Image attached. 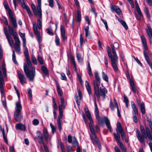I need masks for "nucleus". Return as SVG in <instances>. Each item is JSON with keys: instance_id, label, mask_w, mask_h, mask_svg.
<instances>
[{"instance_id": "obj_1", "label": "nucleus", "mask_w": 152, "mask_h": 152, "mask_svg": "<svg viewBox=\"0 0 152 152\" xmlns=\"http://www.w3.org/2000/svg\"><path fill=\"white\" fill-rule=\"evenodd\" d=\"M26 59L28 66L26 64L23 65L24 70L26 75L30 81H33L35 75V70L34 67L32 66V64L29 58L28 53H24Z\"/></svg>"}, {"instance_id": "obj_2", "label": "nucleus", "mask_w": 152, "mask_h": 152, "mask_svg": "<svg viewBox=\"0 0 152 152\" xmlns=\"http://www.w3.org/2000/svg\"><path fill=\"white\" fill-rule=\"evenodd\" d=\"M5 64L4 61L2 63V71H1V94L2 98L3 99L2 101V104L4 107L5 108H7V104L4 97V91L3 87L4 85V81L3 77L6 78L7 75L6 73L7 70L5 67Z\"/></svg>"}, {"instance_id": "obj_3", "label": "nucleus", "mask_w": 152, "mask_h": 152, "mask_svg": "<svg viewBox=\"0 0 152 152\" xmlns=\"http://www.w3.org/2000/svg\"><path fill=\"white\" fill-rule=\"evenodd\" d=\"M107 50L109 58L110 59L111 65L113 69L115 72H118L119 69L117 66L118 62V58L117 55H112L111 52V50L110 47L108 46L107 48Z\"/></svg>"}, {"instance_id": "obj_4", "label": "nucleus", "mask_w": 152, "mask_h": 152, "mask_svg": "<svg viewBox=\"0 0 152 152\" xmlns=\"http://www.w3.org/2000/svg\"><path fill=\"white\" fill-rule=\"evenodd\" d=\"M89 126L90 130L92 134H90V136L91 139L93 143L95 145L96 144L99 149H101V145L99 140V139L97 137L96 134L95 133V131L93 127L92 123H89Z\"/></svg>"}, {"instance_id": "obj_5", "label": "nucleus", "mask_w": 152, "mask_h": 152, "mask_svg": "<svg viewBox=\"0 0 152 152\" xmlns=\"http://www.w3.org/2000/svg\"><path fill=\"white\" fill-rule=\"evenodd\" d=\"M37 7L39 18L37 19V26L39 29L40 30L42 27V13L41 9V0H37Z\"/></svg>"}, {"instance_id": "obj_6", "label": "nucleus", "mask_w": 152, "mask_h": 152, "mask_svg": "<svg viewBox=\"0 0 152 152\" xmlns=\"http://www.w3.org/2000/svg\"><path fill=\"white\" fill-rule=\"evenodd\" d=\"M107 93V91L105 88H101L95 91L94 94L99 99L100 98L101 96H102L104 99L106 98V94Z\"/></svg>"}, {"instance_id": "obj_7", "label": "nucleus", "mask_w": 152, "mask_h": 152, "mask_svg": "<svg viewBox=\"0 0 152 152\" xmlns=\"http://www.w3.org/2000/svg\"><path fill=\"white\" fill-rule=\"evenodd\" d=\"M13 37L15 40V43L14 44V47L16 52L18 54L21 53L20 48V41L19 38L17 37V34L15 32L13 34Z\"/></svg>"}, {"instance_id": "obj_8", "label": "nucleus", "mask_w": 152, "mask_h": 152, "mask_svg": "<svg viewBox=\"0 0 152 152\" xmlns=\"http://www.w3.org/2000/svg\"><path fill=\"white\" fill-rule=\"evenodd\" d=\"M8 28L9 30V32H10V34H6V36L7 38L8 42L12 48H13V41L11 37L12 34L13 36V33L15 32L17 34V32L13 28L10 27L8 26Z\"/></svg>"}, {"instance_id": "obj_9", "label": "nucleus", "mask_w": 152, "mask_h": 152, "mask_svg": "<svg viewBox=\"0 0 152 152\" xmlns=\"http://www.w3.org/2000/svg\"><path fill=\"white\" fill-rule=\"evenodd\" d=\"M33 28L35 34L37 36V39L38 42L40 43L42 41L41 37L40 32L38 31L37 26L36 23H34L33 24Z\"/></svg>"}, {"instance_id": "obj_10", "label": "nucleus", "mask_w": 152, "mask_h": 152, "mask_svg": "<svg viewBox=\"0 0 152 152\" xmlns=\"http://www.w3.org/2000/svg\"><path fill=\"white\" fill-rule=\"evenodd\" d=\"M147 121L148 122L149 126L151 130L152 134H151L149 129L147 126L145 127V131L148 139L150 140H152V123L151 120L149 119L147 120Z\"/></svg>"}, {"instance_id": "obj_11", "label": "nucleus", "mask_w": 152, "mask_h": 152, "mask_svg": "<svg viewBox=\"0 0 152 152\" xmlns=\"http://www.w3.org/2000/svg\"><path fill=\"white\" fill-rule=\"evenodd\" d=\"M9 16L11 22V24L13 28H17V25L15 19L14 17L12 12V10L9 12Z\"/></svg>"}, {"instance_id": "obj_12", "label": "nucleus", "mask_w": 152, "mask_h": 152, "mask_svg": "<svg viewBox=\"0 0 152 152\" xmlns=\"http://www.w3.org/2000/svg\"><path fill=\"white\" fill-rule=\"evenodd\" d=\"M117 131L119 133L121 134V137L122 139L124 140L125 138L126 135L125 134L124 129L122 128V126L119 122L117 123Z\"/></svg>"}, {"instance_id": "obj_13", "label": "nucleus", "mask_w": 152, "mask_h": 152, "mask_svg": "<svg viewBox=\"0 0 152 152\" xmlns=\"http://www.w3.org/2000/svg\"><path fill=\"white\" fill-rule=\"evenodd\" d=\"M37 138L38 142L40 144L44 143V138L42 134L39 131L37 132Z\"/></svg>"}, {"instance_id": "obj_14", "label": "nucleus", "mask_w": 152, "mask_h": 152, "mask_svg": "<svg viewBox=\"0 0 152 152\" xmlns=\"http://www.w3.org/2000/svg\"><path fill=\"white\" fill-rule=\"evenodd\" d=\"M14 116L15 119L17 122H20L23 119V116L20 112H15Z\"/></svg>"}, {"instance_id": "obj_15", "label": "nucleus", "mask_w": 152, "mask_h": 152, "mask_svg": "<svg viewBox=\"0 0 152 152\" xmlns=\"http://www.w3.org/2000/svg\"><path fill=\"white\" fill-rule=\"evenodd\" d=\"M18 74L21 83L22 85H23L24 83H26L25 76L23 74H21L20 71H18Z\"/></svg>"}, {"instance_id": "obj_16", "label": "nucleus", "mask_w": 152, "mask_h": 152, "mask_svg": "<svg viewBox=\"0 0 152 152\" xmlns=\"http://www.w3.org/2000/svg\"><path fill=\"white\" fill-rule=\"evenodd\" d=\"M78 96L77 95L75 96V98L76 102L78 105H79L80 104V101L82 98V94L80 90H79L78 91Z\"/></svg>"}, {"instance_id": "obj_17", "label": "nucleus", "mask_w": 152, "mask_h": 152, "mask_svg": "<svg viewBox=\"0 0 152 152\" xmlns=\"http://www.w3.org/2000/svg\"><path fill=\"white\" fill-rule=\"evenodd\" d=\"M84 110L87 118L90 121V122L89 123H92V124L93 123V120L91 117V115L90 113L89 110L87 107L85 106V107Z\"/></svg>"}, {"instance_id": "obj_18", "label": "nucleus", "mask_w": 152, "mask_h": 152, "mask_svg": "<svg viewBox=\"0 0 152 152\" xmlns=\"http://www.w3.org/2000/svg\"><path fill=\"white\" fill-rule=\"evenodd\" d=\"M136 136L137 137L140 142L142 143L145 144L144 140L143 137L141 135H140V131L137 129L136 130Z\"/></svg>"}, {"instance_id": "obj_19", "label": "nucleus", "mask_w": 152, "mask_h": 152, "mask_svg": "<svg viewBox=\"0 0 152 152\" xmlns=\"http://www.w3.org/2000/svg\"><path fill=\"white\" fill-rule=\"evenodd\" d=\"M15 105V112H20L22 109V107L20 100L16 102Z\"/></svg>"}, {"instance_id": "obj_20", "label": "nucleus", "mask_w": 152, "mask_h": 152, "mask_svg": "<svg viewBox=\"0 0 152 152\" xmlns=\"http://www.w3.org/2000/svg\"><path fill=\"white\" fill-rule=\"evenodd\" d=\"M111 9L112 12H115L117 14L120 15L121 14V12L118 7L115 5L111 7Z\"/></svg>"}, {"instance_id": "obj_21", "label": "nucleus", "mask_w": 152, "mask_h": 152, "mask_svg": "<svg viewBox=\"0 0 152 152\" xmlns=\"http://www.w3.org/2000/svg\"><path fill=\"white\" fill-rule=\"evenodd\" d=\"M60 30L61 36L63 40H65L67 39V37L65 36V31L64 26L62 25L60 26Z\"/></svg>"}, {"instance_id": "obj_22", "label": "nucleus", "mask_w": 152, "mask_h": 152, "mask_svg": "<svg viewBox=\"0 0 152 152\" xmlns=\"http://www.w3.org/2000/svg\"><path fill=\"white\" fill-rule=\"evenodd\" d=\"M22 7L24 9H26V10L30 17L32 16L33 14L30 10L29 7L28 5H26L25 3L23 2L22 3Z\"/></svg>"}, {"instance_id": "obj_23", "label": "nucleus", "mask_w": 152, "mask_h": 152, "mask_svg": "<svg viewBox=\"0 0 152 152\" xmlns=\"http://www.w3.org/2000/svg\"><path fill=\"white\" fill-rule=\"evenodd\" d=\"M132 107L133 110L132 115L138 114V110L136 108V106L134 102H131Z\"/></svg>"}, {"instance_id": "obj_24", "label": "nucleus", "mask_w": 152, "mask_h": 152, "mask_svg": "<svg viewBox=\"0 0 152 152\" xmlns=\"http://www.w3.org/2000/svg\"><path fill=\"white\" fill-rule=\"evenodd\" d=\"M2 133L4 141L5 142L7 145L8 144V141L7 139V133L8 132V128L7 129V133L6 134L5 132V131L4 129H2L1 130Z\"/></svg>"}, {"instance_id": "obj_25", "label": "nucleus", "mask_w": 152, "mask_h": 152, "mask_svg": "<svg viewBox=\"0 0 152 152\" xmlns=\"http://www.w3.org/2000/svg\"><path fill=\"white\" fill-rule=\"evenodd\" d=\"M147 27L148 28L146 29L147 33L148 36L151 38L152 37V29L150 25L148 24Z\"/></svg>"}, {"instance_id": "obj_26", "label": "nucleus", "mask_w": 152, "mask_h": 152, "mask_svg": "<svg viewBox=\"0 0 152 152\" xmlns=\"http://www.w3.org/2000/svg\"><path fill=\"white\" fill-rule=\"evenodd\" d=\"M104 119L107 128L109 129L110 132H112L111 127L110 126L109 121L108 120V118L106 117H104Z\"/></svg>"}, {"instance_id": "obj_27", "label": "nucleus", "mask_w": 152, "mask_h": 152, "mask_svg": "<svg viewBox=\"0 0 152 152\" xmlns=\"http://www.w3.org/2000/svg\"><path fill=\"white\" fill-rule=\"evenodd\" d=\"M17 129L22 131H24L26 129L25 126L21 123L17 124L15 126Z\"/></svg>"}, {"instance_id": "obj_28", "label": "nucleus", "mask_w": 152, "mask_h": 152, "mask_svg": "<svg viewBox=\"0 0 152 152\" xmlns=\"http://www.w3.org/2000/svg\"><path fill=\"white\" fill-rule=\"evenodd\" d=\"M137 12L136 13V18L139 20H140L141 18L143 17V15L140 9L137 10Z\"/></svg>"}, {"instance_id": "obj_29", "label": "nucleus", "mask_w": 152, "mask_h": 152, "mask_svg": "<svg viewBox=\"0 0 152 152\" xmlns=\"http://www.w3.org/2000/svg\"><path fill=\"white\" fill-rule=\"evenodd\" d=\"M94 91L97 90L99 88V86L100 84V80H94Z\"/></svg>"}, {"instance_id": "obj_30", "label": "nucleus", "mask_w": 152, "mask_h": 152, "mask_svg": "<svg viewBox=\"0 0 152 152\" xmlns=\"http://www.w3.org/2000/svg\"><path fill=\"white\" fill-rule=\"evenodd\" d=\"M43 134L44 136L45 139L46 140H49V135L48 132L45 127H43Z\"/></svg>"}, {"instance_id": "obj_31", "label": "nucleus", "mask_w": 152, "mask_h": 152, "mask_svg": "<svg viewBox=\"0 0 152 152\" xmlns=\"http://www.w3.org/2000/svg\"><path fill=\"white\" fill-rule=\"evenodd\" d=\"M129 83L132 91L133 93H136V90L133 80L132 79H130L129 80Z\"/></svg>"}, {"instance_id": "obj_32", "label": "nucleus", "mask_w": 152, "mask_h": 152, "mask_svg": "<svg viewBox=\"0 0 152 152\" xmlns=\"http://www.w3.org/2000/svg\"><path fill=\"white\" fill-rule=\"evenodd\" d=\"M144 56L148 64L150 66L152 70V64L150 63L148 56L145 51H144Z\"/></svg>"}, {"instance_id": "obj_33", "label": "nucleus", "mask_w": 152, "mask_h": 152, "mask_svg": "<svg viewBox=\"0 0 152 152\" xmlns=\"http://www.w3.org/2000/svg\"><path fill=\"white\" fill-rule=\"evenodd\" d=\"M69 57L71 60V64L73 65L74 69H76V64L74 57L73 56L70 55L69 56Z\"/></svg>"}, {"instance_id": "obj_34", "label": "nucleus", "mask_w": 152, "mask_h": 152, "mask_svg": "<svg viewBox=\"0 0 152 152\" xmlns=\"http://www.w3.org/2000/svg\"><path fill=\"white\" fill-rule=\"evenodd\" d=\"M85 86L87 89V91L89 95L91 94V87L87 81H85Z\"/></svg>"}, {"instance_id": "obj_35", "label": "nucleus", "mask_w": 152, "mask_h": 152, "mask_svg": "<svg viewBox=\"0 0 152 152\" xmlns=\"http://www.w3.org/2000/svg\"><path fill=\"white\" fill-rule=\"evenodd\" d=\"M140 108L142 114L145 113V106L144 103L142 102L140 105Z\"/></svg>"}, {"instance_id": "obj_36", "label": "nucleus", "mask_w": 152, "mask_h": 152, "mask_svg": "<svg viewBox=\"0 0 152 152\" xmlns=\"http://www.w3.org/2000/svg\"><path fill=\"white\" fill-rule=\"evenodd\" d=\"M61 104L59 105V108L64 109L65 108V101L64 99L63 98H61Z\"/></svg>"}, {"instance_id": "obj_37", "label": "nucleus", "mask_w": 152, "mask_h": 152, "mask_svg": "<svg viewBox=\"0 0 152 152\" xmlns=\"http://www.w3.org/2000/svg\"><path fill=\"white\" fill-rule=\"evenodd\" d=\"M41 69L45 75H48V71L46 67L44 66H42L41 67Z\"/></svg>"}, {"instance_id": "obj_38", "label": "nucleus", "mask_w": 152, "mask_h": 152, "mask_svg": "<svg viewBox=\"0 0 152 152\" xmlns=\"http://www.w3.org/2000/svg\"><path fill=\"white\" fill-rule=\"evenodd\" d=\"M31 7L35 16H39L38 10H37L35 5L33 4H31Z\"/></svg>"}, {"instance_id": "obj_39", "label": "nucleus", "mask_w": 152, "mask_h": 152, "mask_svg": "<svg viewBox=\"0 0 152 152\" xmlns=\"http://www.w3.org/2000/svg\"><path fill=\"white\" fill-rule=\"evenodd\" d=\"M76 20L78 22H80L81 20V12L79 10H78L77 11V15L76 16Z\"/></svg>"}, {"instance_id": "obj_40", "label": "nucleus", "mask_w": 152, "mask_h": 152, "mask_svg": "<svg viewBox=\"0 0 152 152\" xmlns=\"http://www.w3.org/2000/svg\"><path fill=\"white\" fill-rule=\"evenodd\" d=\"M118 20L121 23L123 26L125 28L126 30H127L128 28V26L125 21L123 20L118 19Z\"/></svg>"}, {"instance_id": "obj_41", "label": "nucleus", "mask_w": 152, "mask_h": 152, "mask_svg": "<svg viewBox=\"0 0 152 152\" xmlns=\"http://www.w3.org/2000/svg\"><path fill=\"white\" fill-rule=\"evenodd\" d=\"M114 103L115 104V106L116 107L117 109V115L118 116V117H120L121 116V115L120 114V112L119 110L118 106V103H117V101L115 100V99H114Z\"/></svg>"}, {"instance_id": "obj_42", "label": "nucleus", "mask_w": 152, "mask_h": 152, "mask_svg": "<svg viewBox=\"0 0 152 152\" xmlns=\"http://www.w3.org/2000/svg\"><path fill=\"white\" fill-rule=\"evenodd\" d=\"M57 90L59 96H61L63 95L62 92L61 88L58 85H56Z\"/></svg>"}, {"instance_id": "obj_43", "label": "nucleus", "mask_w": 152, "mask_h": 152, "mask_svg": "<svg viewBox=\"0 0 152 152\" xmlns=\"http://www.w3.org/2000/svg\"><path fill=\"white\" fill-rule=\"evenodd\" d=\"M144 11L148 19H150V15L149 13L147 7H145L144 8Z\"/></svg>"}, {"instance_id": "obj_44", "label": "nucleus", "mask_w": 152, "mask_h": 152, "mask_svg": "<svg viewBox=\"0 0 152 152\" xmlns=\"http://www.w3.org/2000/svg\"><path fill=\"white\" fill-rule=\"evenodd\" d=\"M102 76L103 80L107 82H108V78L107 75L103 72L102 73Z\"/></svg>"}, {"instance_id": "obj_45", "label": "nucleus", "mask_w": 152, "mask_h": 152, "mask_svg": "<svg viewBox=\"0 0 152 152\" xmlns=\"http://www.w3.org/2000/svg\"><path fill=\"white\" fill-rule=\"evenodd\" d=\"M114 138H115V140L117 141V142H120V135L118 133V132L117 133V134H116L115 133H114Z\"/></svg>"}, {"instance_id": "obj_46", "label": "nucleus", "mask_w": 152, "mask_h": 152, "mask_svg": "<svg viewBox=\"0 0 152 152\" xmlns=\"http://www.w3.org/2000/svg\"><path fill=\"white\" fill-rule=\"evenodd\" d=\"M12 60L13 62L15 64H17V62L16 60V56L15 53V52L14 50L12 51Z\"/></svg>"}, {"instance_id": "obj_47", "label": "nucleus", "mask_w": 152, "mask_h": 152, "mask_svg": "<svg viewBox=\"0 0 152 152\" xmlns=\"http://www.w3.org/2000/svg\"><path fill=\"white\" fill-rule=\"evenodd\" d=\"M89 27L88 26H86L85 28V37H88L90 34V32L89 31Z\"/></svg>"}, {"instance_id": "obj_48", "label": "nucleus", "mask_w": 152, "mask_h": 152, "mask_svg": "<svg viewBox=\"0 0 152 152\" xmlns=\"http://www.w3.org/2000/svg\"><path fill=\"white\" fill-rule=\"evenodd\" d=\"M58 128L60 131L62 129V123L59 117L58 118Z\"/></svg>"}, {"instance_id": "obj_49", "label": "nucleus", "mask_w": 152, "mask_h": 152, "mask_svg": "<svg viewBox=\"0 0 152 152\" xmlns=\"http://www.w3.org/2000/svg\"><path fill=\"white\" fill-rule=\"evenodd\" d=\"M141 38L143 45H147L146 40L144 36L143 35H141Z\"/></svg>"}, {"instance_id": "obj_50", "label": "nucleus", "mask_w": 152, "mask_h": 152, "mask_svg": "<svg viewBox=\"0 0 152 152\" xmlns=\"http://www.w3.org/2000/svg\"><path fill=\"white\" fill-rule=\"evenodd\" d=\"M50 126L51 128L52 132L53 134H54L56 130V126H53L52 123L50 124Z\"/></svg>"}, {"instance_id": "obj_51", "label": "nucleus", "mask_w": 152, "mask_h": 152, "mask_svg": "<svg viewBox=\"0 0 152 152\" xmlns=\"http://www.w3.org/2000/svg\"><path fill=\"white\" fill-rule=\"evenodd\" d=\"M76 56L78 61L79 62H82L83 60V59L81 57L80 54L79 53H77Z\"/></svg>"}, {"instance_id": "obj_52", "label": "nucleus", "mask_w": 152, "mask_h": 152, "mask_svg": "<svg viewBox=\"0 0 152 152\" xmlns=\"http://www.w3.org/2000/svg\"><path fill=\"white\" fill-rule=\"evenodd\" d=\"M111 48L112 50V53L113 55H117L116 51L115 50V47H114V45H111Z\"/></svg>"}, {"instance_id": "obj_53", "label": "nucleus", "mask_w": 152, "mask_h": 152, "mask_svg": "<svg viewBox=\"0 0 152 152\" xmlns=\"http://www.w3.org/2000/svg\"><path fill=\"white\" fill-rule=\"evenodd\" d=\"M31 60L33 63L35 65L37 64V60L34 56L33 55L31 57Z\"/></svg>"}, {"instance_id": "obj_54", "label": "nucleus", "mask_w": 152, "mask_h": 152, "mask_svg": "<svg viewBox=\"0 0 152 152\" xmlns=\"http://www.w3.org/2000/svg\"><path fill=\"white\" fill-rule=\"evenodd\" d=\"M3 4L5 8L7 10H8V14H9V12L10 10H11L9 8V6L7 2H4Z\"/></svg>"}, {"instance_id": "obj_55", "label": "nucleus", "mask_w": 152, "mask_h": 152, "mask_svg": "<svg viewBox=\"0 0 152 152\" xmlns=\"http://www.w3.org/2000/svg\"><path fill=\"white\" fill-rule=\"evenodd\" d=\"M71 143L73 145H78V143L75 137L73 138L72 141V142Z\"/></svg>"}, {"instance_id": "obj_56", "label": "nucleus", "mask_w": 152, "mask_h": 152, "mask_svg": "<svg viewBox=\"0 0 152 152\" xmlns=\"http://www.w3.org/2000/svg\"><path fill=\"white\" fill-rule=\"evenodd\" d=\"M37 59L41 64L42 65L43 64L42 58L41 56L39 55L38 56Z\"/></svg>"}, {"instance_id": "obj_57", "label": "nucleus", "mask_w": 152, "mask_h": 152, "mask_svg": "<svg viewBox=\"0 0 152 152\" xmlns=\"http://www.w3.org/2000/svg\"><path fill=\"white\" fill-rule=\"evenodd\" d=\"M110 106L111 108V110H113L116 107L115 106H115L114 105L113 102H112V100H110Z\"/></svg>"}, {"instance_id": "obj_58", "label": "nucleus", "mask_w": 152, "mask_h": 152, "mask_svg": "<svg viewBox=\"0 0 152 152\" xmlns=\"http://www.w3.org/2000/svg\"><path fill=\"white\" fill-rule=\"evenodd\" d=\"M55 42L57 46H59L60 45V39L57 37H56Z\"/></svg>"}, {"instance_id": "obj_59", "label": "nucleus", "mask_w": 152, "mask_h": 152, "mask_svg": "<svg viewBox=\"0 0 152 152\" xmlns=\"http://www.w3.org/2000/svg\"><path fill=\"white\" fill-rule=\"evenodd\" d=\"M28 92L29 99L31 100L32 99V94L31 90L30 89H28Z\"/></svg>"}, {"instance_id": "obj_60", "label": "nucleus", "mask_w": 152, "mask_h": 152, "mask_svg": "<svg viewBox=\"0 0 152 152\" xmlns=\"http://www.w3.org/2000/svg\"><path fill=\"white\" fill-rule=\"evenodd\" d=\"M46 32L49 35H53V31L51 28H48L46 30Z\"/></svg>"}, {"instance_id": "obj_61", "label": "nucleus", "mask_w": 152, "mask_h": 152, "mask_svg": "<svg viewBox=\"0 0 152 152\" xmlns=\"http://www.w3.org/2000/svg\"><path fill=\"white\" fill-rule=\"evenodd\" d=\"M94 75L96 79L95 80H100V78L99 76L98 73L97 72H95Z\"/></svg>"}, {"instance_id": "obj_62", "label": "nucleus", "mask_w": 152, "mask_h": 152, "mask_svg": "<svg viewBox=\"0 0 152 152\" xmlns=\"http://www.w3.org/2000/svg\"><path fill=\"white\" fill-rule=\"evenodd\" d=\"M141 132L142 133V136L143 137V138L145 137V132L144 129L143 127L142 128V127L141 126Z\"/></svg>"}, {"instance_id": "obj_63", "label": "nucleus", "mask_w": 152, "mask_h": 152, "mask_svg": "<svg viewBox=\"0 0 152 152\" xmlns=\"http://www.w3.org/2000/svg\"><path fill=\"white\" fill-rule=\"evenodd\" d=\"M83 37L82 34L80 35V45L81 46H82L83 42Z\"/></svg>"}, {"instance_id": "obj_64", "label": "nucleus", "mask_w": 152, "mask_h": 152, "mask_svg": "<svg viewBox=\"0 0 152 152\" xmlns=\"http://www.w3.org/2000/svg\"><path fill=\"white\" fill-rule=\"evenodd\" d=\"M61 79L62 80H66L67 79L65 75V74L63 73H62L61 74Z\"/></svg>"}]
</instances>
